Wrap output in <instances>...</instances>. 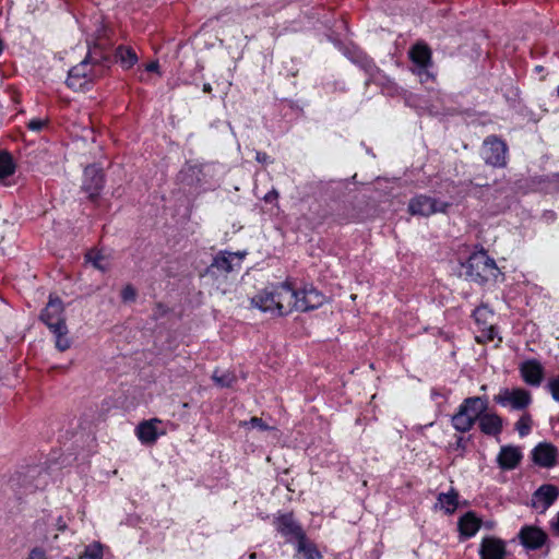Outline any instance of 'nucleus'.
<instances>
[{
	"mask_svg": "<svg viewBox=\"0 0 559 559\" xmlns=\"http://www.w3.org/2000/svg\"><path fill=\"white\" fill-rule=\"evenodd\" d=\"M488 402L480 396L465 399L452 416V425L455 430L466 432L472 429L480 415L487 411Z\"/></svg>",
	"mask_w": 559,
	"mask_h": 559,
	"instance_id": "f257e3e1",
	"label": "nucleus"
},
{
	"mask_svg": "<svg viewBox=\"0 0 559 559\" xmlns=\"http://www.w3.org/2000/svg\"><path fill=\"white\" fill-rule=\"evenodd\" d=\"M464 267L466 276L476 283H484L495 278L498 273L495 260L484 251L473 253Z\"/></svg>",
	"mask_w": 559,
	"mask_h": 559,
	"instance_id": "f03ea898",
	"label": "nucleus"
},
{
	"mask_svg": "<svg viewBox=\"0 0 559 559\" xmlns=\"http://www.w3.org/2000/svg\"><path fill=\"white\" fill-rule=\"evenodd\" d=\"M98 61L95 50H90L86 58L69 71L67 84L74 91L83 90L90 82L100 75V71L95 68Z\"/></svg>",
	"mask_w": 559,
	"mask_h": 559,
	"instance_id": "7ed1b4c3",
	"label": "nucleus"
},
{
	"mask_svg": "<svg viewBox=\"0 0 559 559\" xmlns=\"http://www.w3.org/2000/svg\"><path fill=\"white\" fill-rule=\"evenodd\" d=\"M481 155L487 164L502 167L506 165L507 145L495 136L488 138L483 144Z\"/></svg>",
	"mask_w": 559,
	"mask_h": 559,
	"instance_id": "20e7f679",
	"label": "nucleus"
},
{
	"mask_svg": "<svg viewBox=\"0 0 559 559\" xmlns=\"http://www.w3.org/2000/svg\"><path fill=\"white\" fill-rule=\"evenodd\" d=\"M495 401L512 409H524L532 401L531 394L524 389H506L495 396Z\"/></svg>",
	"mask_w": 559,
	"mask_h": 559,
	"instance_id": "39448f33",
	"label": "nucleus"
},
{
	"mask_svg": "<svg viewBox=\"0 0 559 559\" xmlns=\"http://www.w3.org/2000/svg\"><path fill=\"white\" fill-rule=\"evenodd\" d=\"M41 321L50 331H59L66 326L63 318V306L60 299L50 298L47 306L40 314Z\"/></svg>",
	"mask_w": 559,
	"mask_h": 559,
	"instance_id": "423d86ee",
	"label": "nucleus"
},
{
	"mask_svg": "<svg viewBox=\"0 0 559 559\" xmlns=\"http://www.w3.org/2000/svg\"><path fill=\"white\" fill-rule=\"evenodd\" d=\"M448 203L439 202L427 195H419L409 202V211L414 215L429 216L437 212H445Z\"/></svg>",
	"mask_w": 559,
	"mask_h": 559,
	"instance_id": "0eeeda50",
	"label": "nucleus"
},
{
	"mask_svg": "<svg viewBox=\"0 0 559 559\" xmlns=\"http://www.w3.org/2000/svg\"><path fill=\"white\" fill-rule=\"evenodd\" d=\"M298 294L287 284L277 285L276 313L287 314L298 310Z\"/></svg>",
	"mask_w": 559,
	"mask_h": 559,
	"instance_id": "6e6552de",
	"label": "nucleus"
},
{
	"mask_svg": "<svg viewBox=\"0 0 559 559\" xmlns=\"http://www.w3.org/2000/svg\"><path fill=\"white\" fill-rule=\"evenodd\" d=\"M243 254L239 252H222L217 254L209 271L212 273H230L240 269Z\"/></svg>",
	"mask_w": 559,
	"mask_h": 559,
	"instance_id": "1a4fd4ad",
	"label": "nucleus"
},
{
	"mask_svg": "<svg viewBox=\"0 0 559 559\" xmlns=\"http://www.w3.org/2000/svg\"><path fill=\"white\" fill-rule=\"evenodd\" d=\"M559 490L552 485L539 487L532 497V507L540 513L545 512L558 498Z\"/></svg>",
	"mask_w": 559,
	"mask_h": 559,
	"instance_id": "9d476101",
	"label": "nucleus"
},
{
	"mask_svg": "<svg viewBox=\"0 0 559 559\" xmlns=\"http://www.w3.org/2000/svg\"><path fill=\"white\" fill-rule=\"evenodd\" d=\"M104 185L102 170L96 166H88L84 170L82 189L91 199L98 195Z\"/></svg>",
	"mask_w": 559,
	"mask_h": 559,
	"instance_id": "9b49d317",
	"label": "nucleus"
},
{
	"mask_svg": "<svg viewBox=\"0 0 559 559\" xmlns=\"http://www.w3.org/2000/svg\"><path fill=\"white\" fill-rule=\"evenodd\" d=\"M298 294V311H309L317 309L322 306L325 301V297L313 287H306Z\"/></svg>",
	"mask_w": 559,
	"mask_h": 559,
	"instance_id": "f8f14e48",
	"label": "nucleus"
},
{
	"mask_svg": "<svg viewBox=\"0 0 559 559\" xmlns=\"http://www.w3.org/2000/svg\"><path fill=\"white\" fill-rule=\"evenodd\" d=\"M276 528L289 542H297L305 536L302 528L296 523L292 514H283L277 518Z\"/></svg>",
	"mask_w": 559,
	"mask_h": 559,
	"instance_id": "ddd939ff",
	"label": "nucleus"
},
{
	"mask_svg": "<svg viewBox=\"0 0 559 559\" xmlns=\"http://www.w3.org/2000/svg\"><path fill=\"white\" fill-rule=\"evenodd\" d=\"M277 285L266 287L251 299V305L263 312L276 313Z\"/></svg>",
	"mask_w": 559,
	"mask_h": 559,
	"instance_id": "4468645a",
	"label": "nucleus"
},
{
	"mask_svg": "<svg viewBox=\"0 0 559 559\" xmlns=\"http://www.w3.org/2000/svg\"><path fill=\"white\" fill-rule=\"evenodd\" d=\"M160 420L157 418L145 420L136 427V436L142 443H154L165 430L159 429Z\"/></svg>",
	"mask_w": 559,
	"mask_h": 559,
	"instance_id": "2eb2a0df",
	"label": "nucleus"
},
{
	"mask_svg": "<svg viewBox=\"0 0 559 559\" xmlns=\"http://www.w3.org/2000/svg\"><path fill=\"white\" fill-rule=\"evenodd\" d=\"M521 374L524 381L531 385H539L544 377L542 364L535 359L524 361L521 367Z\"/></svg>",
	"mask_w": 559,
	"mask_h": 559,
	"instance_id": "dca6fc26",
	"label": "nucleus"
},
{
	"mask_svg": "<svg viewBox=\"0 0 559 559\" xmlns=\"http://www.w3.org/2000/svg\"><path fill=\"white\" fill-rule=\"evenodd\" d=\"M557 450L550 443H539L533 451V460L543 467H551L555 465Z\"/></svg>",
	"mask_w": 559,
	"mask_h": 559,
	"instance_id": "f3484780",
	"label": "nucleus"
},
{
	"mask_svg": "<svg viewBox=\"0 0 559 559\" xmlns=\"http://www.w3.org/2000/svg\"><path fill=\"white\" fill-rule=\"evenodd\" d=\"M481 559H503L506 556L504 544L496 538H485L479 550Z\"/></svg>",
	"mask_w": 559,
	"mask_h": 559,
	"instance_id": "a211bd4d",
	"label": "nucleus"
},
{
	"mask_svg": "<svg viewBox=\"0 0 559 559\" xmlns=\"http://www.w3.org/2000/svg\"><path fill=\"white\" fill-rule=\"evenodd\" d=\"M479 428L485 435L496 436L502 430V419L496 413L484 412L478 420Z\"/></svg>",
	"mask_w": 559,
	"mask_h": 559,
	"instance_id": "6ab92c4d",
	"label": "nucleus"
},
{
	"mask_svg": "<svg viewBox=\"0 0 559 559\" xmlns=\"http://www.w3.org/2000/svg\"><path fill=\"white\" fill-rule=\"evenodd\" d=\"M522 543L528 548H539L546 540V534L533 526L523 527L520 532Z\"/></svg>",
	"mask_w": 559,
	"mask_h": 559,
	"instance_id": "aec40b11",
	"label": "nucleus"
},
{
	"mask_svg": "<svg viewBox=\"0 0 559 559\" xmlns=\"http://www.w3.org/2000/svg\"><path fill=\"white\" fill-rule=\"evenodd\" d=\"M522 459V453L519 448L507 445L501 448L498 454V463L504 469L514 468Z\"/></svg>",
	"mask_w": 559,
	"mask_h": 559,
	"instance_id": "412c9836",
	"label": "nucleus"
},
{
	"mask_svg": "<svg viewBox=\"0 0 559 559\" xmlns=\"http://www.w3.org/2000/svg\"><path fill=\"white\" fill-rule=\"evenodd\" d=\"M480 527V520L477 519L472 512L466 513L459 521V528L465 537L474 536Z\"/></svg>",
	"mask_w": 559,
	"mask_h": 559,
	"instance_id": "4be33fe9",
	"label": "nucleus"
},
{
	"mask_svg": "<svg viewBox=\"0 0 559 559\" xmlns=\"http://www.w3.org/2000/svg\"><path fill=\"white\" fill-rule=\"evenodd\" d=\"M411 58L419 68H427L430 64L431 51L426 45L417 44L411 50Z\"/></svg>",
	"mask_w": 559,
	"mask_h": 559,
	"instance_id": "5701e85b",
	"label": "nucleus"
},
{
	"mask_svg": "<svg viewBox=\"0 0 559 559\" xmlns=\"http://www.w3.org/2000/svg\"><path fill=\"white\" fill-rule=\"evenodd\" d=\"M297 554L304 559H321V554L306 536L297 540Z\"/></svg>",
	"mask_w": 559,
	"mask_h": 559,
	"instance_id": "b1692460",
	"label": "nucleus"
},
{
	"mask_svg": "<svg viewBox=\"0 0 559 559\" xmlns=\"http://www.w3.org/2000/svg\"><path fill=\"white\" fill-rule=\"evenodd\" d=\"M116 59L124 69H130L138 61L134 50L129 47H119L116 51Z\"/></svg>",
	"mask_w": 559,
	"mask_h": 559,
	"instance_id": "393cba45",
	"label": "nucleus"
},
{
	"mask_svg": "<svg viewBox=\"0 0 559 559\" xmlns=\"http://www.w3.org/2000/svg\"><path fill=\"white\" fill-rule=\"evenodd\" d=\"M438 506L443 509L447 513H452L457 508V493L451 490L447 493H440L438 496Z\"/></svg>",
	"mask_w": 559,
	"mask_h": 559,
	"instance_id": "a878e982",
	"label": "nucleus"
},
{
	"mask_svg": "<svg viewBox=\"0 0 559 559\" xmlns=\"http://www.w3.org/2000/svg\"><path fill=\"white\" fill-rule=\"evenodd\" d=\"M86 261L95 269L105 272L109 269L108 258L99 251H91L86 254Z\"/></svg>",
	"mask_w": 559,
	"mask_h": 559,
	"instance_id": "bb28decb",
	"label": "nucleus"
},
{
	"mask_svg": "<svg viewBox=\"0 0 559 559\" xmlns=\"http://www.w3.org/2000/svg\"><path fill=\"white\" fill-rule=\"evenodd\" d=\"M212 379L221 388H229L236 382V377L233 373L218 369L213 372Z\"/></svg>",
	"mask_w": 559,
	"mask_h": 559,
	"instance_id": "cd10ccee",
	"label": "nucleus"
},
{
	"mask_svg": "<svg viewBox=\"0 0 559 559\" xmlns=\"http://www.w3.org/2000/svg\"><path fill=\"white\" fill-rule=\"evenodd\" d=\"M14 173L12 157L8 153L0 154V179H4Z\"/></svg>",
	"mask_w": 559,
	"mask_h": 559,
	"instance_id": "c85d7f7f",
	"label": "nucleus"
},
{
	"mask_svg": "<svg viewBox=\"0 0 559 559\" xmlns=\"http://www.w3.org/2000/svg\"><path fill=\"white\" fill-rule=\"evenodd\" d=\"M475 321L477 324L481 326H486L488 324H492L489 319L493 318V313L486 306H480L474 311Z\"/></svg>",
	"mask_w": 559,
	"mask_h": 559,
	"instance_id": "c756f323",
	"label": "nucleus"
},
{
	"mask_svg": "<svg viewBox=\"0 0 559 559\" xmlns=\"http://www.w3.org/2000/svg\"><path fill=\"white\" fill-rule=\"evenodd\" d=\"M56 336V347L60 352H64L71 347V340L68 337V329L67 325L63 329L60 328L59 331H51Z\"/></svg>",
	"mask_w": 559,
	"mask_h": 559,
	"instance_id": "7c9ffc66",
	"label": "nucleus"
},
{
	"mask_svg": "<svg viewBox=\"0 0 559 559\" xmlns=\"http://www.w3.org/2000/svg\"><path fill=\"white\" fill-rule=\"evenodd\" d=\"M211 169V164H195L189 166L188 173L190 174L191 177L195 178L197 181H201L203 179L201 176H205L206 174L210 173Z\"/></svg>",
	"mask_w": 559,
	"mask_h": 559,
	"instance_id": "2f4dec72",
	"label": "nucleus"
},
{
	"mask_svg": "<svg viewBox=\"0 0 559 559\" xmlns=\"http://www.w3.org/2000/svg\"><path fill=\"white\" fill-rule=\"evenodd\" d=\"M497 335L493 324H488L480 328V333L476 335L478 343L492 342Z\"/></svg>",
	"mask_w": 559,
	"mask_h": 559,
	"instance_id": "473e14b6",
	"label": "nucleus"
},
{
	"mask_svg": "<svg viewBox=\"0 0 559 559\" xmlns=\"http://www.w3.org/2000/svg\"><path fill=\"white\" fill-rule=\"evenodd\" d=\"M532 418L528 414H523L516 421L515 428L521 437L527 436L531 431Z\"/></svg>",
	"mask_w": 559,
	"mask_h": 559,
	"instance_id": "72a5a7b5",
	"label": "nucleus"
},
{
	"mask_svg": "<svg viewBox=\"0 0 559 559\" xmlns=\"http://www.w3.org/2000/svg\"><path fill=\"white\" fill-rule=\"evenodd\" d=\"M80 559H103V547L100 544L95 543L88 546Z\"/></svg>",
	"mask_w": 559,
	"mask_h": 559,
	"instance_id": "f704fd0d",
	"label": "nucleus"
},
{
	"mask_svg": "<svg viewBox=\"0 0 559 559\" xmlns=\"http://www.w3.org/2000/svg\"><path fill=\"white\" fill-rule=\"evenodd\" d=\"M46 123H47V120H45V119L34 118L28 121L27 127L29 130H32L34 132H39L40 130L44 129Z\"/></svg>",
	"mask_w": 559,
	"mask_h": 559,
	"instance_id": "c9c22d12",
	"label": "nucleus"
},
{
	"mask_svg": "<svg viewBox=\"0 0 559 559\" xmlns=\"http://www.w3.org/2000/svg\"><path fill=\"white\" fill-rule=\"evenodd\" d=\"M548 388H549L552 399L555 401L559 402V376L549 381Z\"/></svg>",
	"mask_w": 559,
	"mask_h": 559,
	"instance_id": "e433bc0d",
	"label": "nucleus"
},
{
	"mask_svg": "<svg viewBox=\"0 0 559 559\" xmlns=\"http://www.w3.org/2000/svg\"><path fill=\"white\" fill-rule=\"evenodd\" d=\"M243 426H250L253 429L265 430L269 427L263 423L261 418L252 417L249 421H245Z\"/></svg>",
	"mask_w": 559,
	"mask_h": 559,
	"instance_id": "4c0bfd02",
	"label": "nucleus"
},
{
	"mask_svg": "<svg viewBox=\"0 0 559 559\" xmlns=\"http://www.w3.org/2000/svg\"><path fill=\"white\" fill-rule=\"evenodd\" d=\"M121 297L124 301H132L135 298V289L128 285L121 292Z\"/></svg>",
	"mask_w": 559,
	"mask_h": 559,
	"instance_id": "58836bf2",
	"label": "nucleus"
},
{
	"mask_svg": "<svg viewBox=\"0 0 559 559\" xmlns=\"http://www.w3.org/2000/svg\"><path fill=\"white\" fill-rule=\"evenodd\" d=\"M26 559H47V557L43 549L34 548Z\"/></svg>",
	"mask_w": 559,
	"mask_h": 559,
	"instance_id": "ea45409f",
	"label": "nucleus"
},
{
	"mask_svg": "<svg viewBox=\"0 0 559 559\" xmlns=\"http://www.w3.org/2000/svg\"><path fill=\"white\" fill-rule=\"evenodd\" d=\"M417 75L419 76L421 82H426L428 79H430V74L427 71V68H419Z\"/></svg>",
	"mask_w": 559,
	"mask_h": 559,
	"instance_id": "a19ab883",
	"label": "nucleus"
},
{
	"mask_svg": "<svg viewBox=\"0 0 559 559\" xmlns=\"http://www.w3.org/2000/svg\"><path fill=\"white\" fill-rule=\"evenodd\" d=\"M159 64L157 61L150 62L146 64L145 70L148 72H156L158 73Z\"/></svg>",
	"mask_w": 559,
	"mask_h": 559,
	"instance_id": "79ce46f5",
	"label": "nucleus"
},
{
	"mask_svg": "<svg viewBox=\"0 0 559 559\" xmlns=\"http://www.w3.org/2000/svg\"><path fill=\"white\" fill-rule=\"evenodd\" d=\"M278 198V192L276 190H272L269 193L265 194L264 200L265 202H272L273 200H276Z\"/></svg>",
	"mask_w": 559,
	"mask_h": 559,
	"instance_id": "37998d69",
	"label": "nucleus"
},
{
	"mask_svg": "<svg viewBox=\"0 0 559 559\" xmlns=\"http://www.w3.org/2000/svg\"><path fill=\"white\" fill-rule=\"evenodd\" d=\"M266 157H267V156H266V154H261V153H258V154H257V159H258L259 162H265V160H266Z\"/></svg>",
	"mask_w": 559,
	"mask_h": 559,
	"instance_id": "c03bdc74",
	"label": "nucleus"
},
{
	"mask_svg": "<svg viewBox=\"0 0 559 559\" xmlns=\"http://www.w3.org/2000/svg\"><path fill=\"white\" fill-rule=\"evenodd\" d=\"M211 91H212V86H211V84L205 83V84L203 85V92H204V93H210Z\"/></svg>",
	"mask_w": 559,
	"mask_h": 559,
	"instance_id": "a18cd8bd",
	"label": "nucleus"
},
{
	"mask_svg": "<svg viewBox=\"0 0 559 559\" xmlns=\"http://www.w3.org/2000/svg\"><path fill=\"white\" fill-rule=\"evenodd\" d=\"M250 559H255L257 558V554L255 552H252L249 557Z\"/></svg>",
	"mask_w": 559,
	"mask_h": 559,
	"instance_id": "49530a36",
	"label": "nucleus"
},
{
	"mask_svg": "<svg viewBox=\"0 0 559 559\" xmlns=\"http://www.w3.org/2000/svg\"><path fill=\"white\" fill-rule=\"evenodd\" d=\"M557 95H558V97H559V86L557 87Z\"/></svg>",
	"mask_w": 559,
	"mask_h": 559,
	"instance_id": "de8ad7c7",
	"label": "nucleus"
},
{
	"mask_svg": "<svg viewBox=\"0 0 559 559\" xmlns=\"http://www.w3.org/2000/svg\"><path fill=\"white\" fill-rule=\"evenodd\" d=\"M557 179H558V183H559V175L557 176Z\"/></svg>",
	"mask_w": 559,
	"mask_h": 559,
	"instance_id": "09e8293b",
	"label": "nucleus"
},
{
	"mask_svg": "<svg viewBox=\"0 0 559 559\" xmlns=\"http://www.w3.org/2000/svg\"><path fill=\"white\" fill-rule=\"evenodd\" d=\"M64 559H70V558H64Z\"/></svg>",
	"mask_w": 559,
	"mask_h": 559,
	"instance_id": "8fccbe9b",
	"label": "nucleus"
}]
</instances>
